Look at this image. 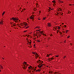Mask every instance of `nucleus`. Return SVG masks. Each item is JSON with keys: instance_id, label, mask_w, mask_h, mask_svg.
I'll list each match as a JSON object with an SVG mask.
<instances>
[{"instance_id": "1", "label": "nucleus", "mask_w": 74, "mask_h": 74, "mask_svg": "<svg viewBox=\"0 0 74 74\" xmlns=\"http://www.w3.org/2000/svg\"><path fill=\"white\" fill-rule=\"evenodd\" d=\"M20 25L21 26H27L28 25V24L26 23V22L25 23H20Z\"/></svg>"}, {"instance_id": "2", "label": "nucleus", "mask_w": 74, "mask_h": 74, "mask_svg": "<svg viewBox=\"0 0 74 74\" xmlns=\"http://www.w3.org/2000/svg\"><path fill=\"white\" fill-rule=\"evenodd\" d=\"M12 19L13 21H18V20H19V18H16L13 17L10 19L11 21Z\"/></svg>"}, {"instance_id": "3", "label": "nucleus", "mask_w": 74, "mask_h": 74, "mask_svg": "<svg viewBox=\"0 0 74 74\" xmlns=\"http://www.w3.org/2000/svg\"><path fill=\"white\" fill-rule=\"evenodd\" d=\"M45 64H39V65H38V66L39 68H41V67H42H42H43V66H45Z\"/></svg>"}, {"instance_id": "4", "label": "nucleus", "mask_w": 74, "mask_h": 74, "mask_svg": "<svg viewBox=\"0 0 74 74\" xmlns=\"http://www.w3.org/2000/svg\"><path fill=\"white\" fill-rule=\"evenodd\" d=\"M51 23H47L48 27H51Z\"/></svg>"}, {"instance_id": "5", "label": "nucleus", "mask_w": 74, "mask_h": 74, "mask_svg": "<svg viewBox=\"0 0 74 74\" xmlns=\"http://www.w3.org/2000/svg\"><path fill=\"white\" fill-rule=\"evenodd\" d=\"M39 33H41L40 34L39 36V37H40V36H41V35H42V32H43V31L42 32V31H39Z\"/></svg>"}, {"instance_id": "6", "label": "nucleus", "mask_w": 74, "mask_h": 74, "mask_svg": "<svg viewBox=\"0 0 74 74\" xmlns=\"http://www.w3.org/2000/svg\"><path fill=\"white\" fill-rule=\"evenodd\" d=\"M30 19H32V20H33L34 19V18H33V17H32V16H31L29 17Z\"/></svg>"}, {"instance_id": "7", "label": "nucleus", "mask_w": 74, "mask_h": 74, "mask_svg": "<svg viewBox=\"0 0 74 74\" xmlns=\"http://www.w3.org/2000/svg\"><path fill=\"white\" fill-rule=\"evenodd\" d=\"M3 22H4V21L2 20L0 22V25H3Z\"/></svg>"}, {"instance_id": "8", "label": "nucleus", "mask_w": 74, "mask_h": 74, "mask_svg": "<svg viewBox=\"0 0 74 74\" xmlns=\"http://www.w3.org/2000/svg\"><path fill=\"white\" fill-rule=\"evenodd\" d=\"M36 72H40L41 71V70L38 69L36 71Z\"/></svg>"}, {"instance_id": "9", "label": "nucleus", "mask_w": 74, "mask_h": 74, "mask_svg": "<svg viewBox=\"0 0 74 74\" xmlns=\"http://www.w3.org/2000/svg\"><path fill=\"white\" fill-rule=\"evenodd\" d=\"M58 3H63V1H61L60 0H59L58 1Z\"/></svg>"}, {"instance_id": "10", "label": "nucleus", "mask_w": 74, "mask_h": 74, "mask_svg": "<svg viewBox=\"0 0 74 74\" xmlns=\"http://www.w3.org/2000/svg\"><path fill=\"white\" fill-rule=\"evenodd\" d=\"M40 62H41V60H38L37 62V63H40Z\"/></svg>"}, {"instance_id": "11", "label": "nucleus", "mask_w": 74, "mask_h": 74, "mask_svg": "<svg viewBox=\"0 0 74 74\" xmlns=\"http://www.w3.org/2000/svg\"><path fill=\"white\" fill-rule=\"evenodd\" d=\"M52 2L53 3V4H55V3H56V1H55V0H53V1H52Z\"/></svg>"}, {"instance_id": "12", "label": "nucleus", "mask_w": 74, "mask_h": 74, "mask_svg": "<svg viewBox=\"0 0 74 74\" xmlns=\"http://www.w3.org/2000/svg\"><path fill=\"white\" fill-rule=\"evenodd\" d=\"M58 26H56L55 27V29L56 30H57V29H58Z\"/></svg>"}, {"instance_id": "13", "label": "nucleus", "mask_w": 74, "mask_h": 74, "mask_svg": "<svg viewBox=\"0 0 74 74\" xmlns=\"http://www.w3.org/2000/svg\"><path fill=\"white\" fill-rule=\"evenodd\" d=\"M23 64H25V65H26L27 64V63L26 62H23Z\"/></svg>"}, {"instance_id": "14", "label": "nucleus", "mask_w": 74, "mask_h": 74, "mask_svg": "<svg viewBox=\"0 0 74 74\" xmlns=\"http://www.w3.org/2000/svg\"><path fill=\"white\" fill-rule=\"evenodd\" d=\"M4 14H5V12L4 11L3 13H2V16H4Z\"/></svg>"}, {"instance_id": "15", "label": "nucleus", "mask_w": 74, "mask_h": 74, "mask_svg": "<svg viewBox=\"0 0 74 74\" xmlns=\"http://www.w3.org/2000/svg\"><path fill=\"white\" fill-rule=\"evenodd\" d=\"M40 27L37 26L36 27H35V29H36V28H38V29H40Z\"/></svg>"}, {"instance_id": "16", "label": "nucleus", "mask_w": 74, "mask_h": 74, "mask_svg": "<svg viewBox=\"0 0 74 74\" xmlns=\"http://www.w3.org/2000/svg\"><path fill=\"white\" fill-rule=\"evenodd\" d=\"M31 67H32V66H30L28 67V69H29V70H30V69H31Z\"/></svg>"}, {"instance_id": "17", "label": "nucleus", "mask_w": 74, "mask_h": 74, "mask_svg": "<svg viewBox=\"0 0 74 74\" xmlns=\"http://www.w3.org/2000/svg\"><path fill=\"white\" fill-rule=\"evenodd\" d=\"M65 32H66V33H68V32H69V30H66L65 31Z\"/></svg>"}, {"instance_id": "18", "label": "nucleus", "mask_w": 74, "mask_h": 74, "mask_svg": "<svg viewBox=\"0 0 74 74\" xmlns=\"http://www.w3.org/2000/svg\"><path fill=\"white\" fill-rule=\"evenodd\" d=\"M51 60H52L53 59H54V58H53V57L51 58L50 59Z\"/></svg>"}, {"instance_id": "19", "label": "nucleus", "mask_w": 74, "mask_h": 74, "mask_svg": "<svg viewBox=\"0 0 74 74\" xmlns=\"http://www.w3.org/2000/svg\"><path fill=\"white\" fill-rule=\"evenodd\" d=\"M58 29H60V26H58Z\"/></svg>"}, {"instance_id": "20", "label": "nucleus", "mask_w": 74, "mask_h": 74, "mask_svg": "<svg viewBox=\"0 0 74 74\" xmlns=\"http://www.w3.org/2000/svg\"><path fill=\"white\" fill-rule=\"evenodd\" d=\"M52 54H49V55H48V54H47V57H49V56H50V55H51Z\"/></svg>"}, {"instance_id": "21", "label": "nucleus", "mask_w": 74, "mask_h": 74, "mask_svg": "<svg viewBox=\"0 0 74 74\" xmlns=\"http://www.w3.org/2000/svg\"><path fill=\"white\" fill-rule=\"evenodd\" d=\"M0 66H1V69H3V66L1 65H0Z\"/></svg>"}, {"instance_id": "22", "label": "nucleus", "mask_w": 74, "mask_h": 74, "mask_svg": "<svg viewBox=\"0 0 74 74\" xmlns=\"http://www.w3.org/2000/svg\"><path fill=\"white\" fill-rule=\"evenodd\" d=\"M70 13H71V12H69V11H68V13H67V14H70Z\"/></svg>"}, {"instance_id": "23", "label": "nucleus", "mask_w": 74, "mask_h": 74, "mask_svg": "<svg viewBox=\"0 0 74 74\" xmlns=\"http://www.w3.org/2000/svg\"><path fill=\"white\" fill-rule=\"evenodd\" d=\"M10 25H12L13 24V22H10Z\"/></svg>"}, {"instance_id": "24", "label": "nucleus", "mask_w": 74, "mask_h": 74, "mask_svg": "<svg viewBox=\"0 0 74 74\" xmlns=\"http://www.w3.org/2000/svg\"><path fill=\"white\" fill-rule=\"evenodd\" d=\"M56 73H57V74H59V72H55V74H56Z\"/></svg>"}, {"instance_id": "25", "label": "nucleus", "mask_w": 74, "mask_h": 74, "mask_svg": "<svg viewBox=\"0 0 74 74\" xmlns=\"http://www.w3.org/2000/svg\"><path fill=\"white\" fill-rule=\"evenodd\" d=\"M34 11H36V10H37V9H36V8H34Z\"/></svg>"}, {"instance_id": "26", "label": "nucleus", "mask_w": 74, "mask_h": 74, "mask_svg": "<svg viewBox=\"0 0 74 74\" xmlns=\"http://www.w3.org/2000/svg\"><path fill=\"white\" fill-rule=\"evenodd\" d=\"M59 15H60V14L59 13H57V15H59Z\"/></svg>"}, {"instance_id": "27", "label": "nucleus", "mask_w": 74, "mask_h": 74, "mask_svg": "<svg viewBox=\"0 0 74 74\" xmlns=\"http://www.w3.org/2000/svg\"><path fill=\"white\" fill-rule=\"evenodd\" d=\"M32 53L33 54H36V53H35V52H32Z\"/></svg>"}, {"instance_id": "28", "label": "nucleus", "mask_w": 74, "mask_h": 74, "mask_svg": "<svg viewBox=\"0 0 74 74\" xmlns=\"http://www.w3.org/2000/svg\"><path fill=\"white\" fill-rule=\"evenodd\" d=\"M40 30H41V29H38V30H36V31H40Z\"/></svg>"}, {"instance_id": "29", "label": "nucleus", "mask_w": 74, "mask_h": 74, "mask_svg": "<svg viewBox=\"0 0 74 74\" xmlns=\"http://www.w3.org/2000/svg\"><path fill=\"white\" fill-rule=\"evenodd\" d=\"M47 60H49V61H51V60H50V58H48V59H47Z\"/></svg>"}, {"instance_id": "30", "label": "nucleus", "mask_w": 74, "mask_h": 74, "mask_svg": "<svg viewBox=\"0 0 74 74\" xmlns=\"http://www.w3.org/2000/svg\"><path fill=\"white\" fill-rule=\"evenodd\" d=\"M29 26H28L27 27H26L25 28V29H28V28H29Z\"/></svg>"}, {"instance_id": "31", "label": "nucleus", "mask_w": 74, "mask_h": 74, "mask_svg": "<svg viewBox=\"0 0 74 74\" xmlns=\"http://www.w3.org/2000/svg\"><path fill=\"white\" fill-rule=\"evenodd\" d=\"M46 18V17H44V18H43V20H45V19Z\"/></svg>"}, {"instance_id": "32", "label": "nucleus", "mask_w": 74, "mask_h": 74, "mask_svg": "<svg viewBox=\"0 0 74 74\" xmlns=\"http://www.w3.org/2000/svg\"><path fill=\"white\" fill-rule=\"evenodd\" d=\"M50 11H51V10L50 9H49L48 10V12H50Z\"/></svg>"}, {"instance_id": "33", "label": "nucleus", "mask_w": 74, "mask_h": 74, "mask_svg": "<svg viewBox=\"0 0 74 74\" xmlns=\"http://www.w3.org/2000/svg\"><path fill=\"white\" fill-rule=\"evenodd\" d=\"M50 36H51V37H52V36H53V35L52 34H51L50 35Z\"/></svg>"}, {"instance_id": "34", "label": "nucleus", "mask_w": 74, "mask_h": 74, "mask_svg": "<svg viewBox=\"0 0 74 74\" xmlns=\"http://www.w3.org/2000/svg\"><path fill=\"white\" fill-rule=\"evenodd\" d=\"M70 37V36H68L67 37V38H69Z\"/></svg>"}, {"instance_id": "35", "label": "nucleus", "mask_w": 74, "mask_h": 74, "mask_svg": "<svg viewBox=\"0 0 74 74\" xmlns=\"http://www.w3.org/2000/svg\"><path fill=\"white\" fill-rule=\"evenodd\" d=\"M62 33H65V32L64 31H62Z\"/></svg>"}, {"instance_id": "36", "label": "nucleus", "mask_w": 74, "mask_h": 74, "mask_svg": "<svg viewBox=\"0 0 74 74\" xmlns=\"http://www.w3.org/2000/svg\"><path fill=\"white\" fill-rule=\"evenodd\" d=\"M42 63H43V61H42V62H41H41H40L41 64H42Z\"/></svg>"}, {"instance_id": "37", "label": "nucleus", "mask_w": 74, "mask_h": 74, "mask_svg": "<svg viewBox=\"0 0 74 74\" xmlns=\"http://www.w3.org/2000/svg\"><path fill=\"white\" fill-rule=\"evenodd\" d=\"M60 11H62V8H59Z\"/></svg>"}, {"instance_id": "38", "label": "nucleus", "mask_w": 74, "mask_h": 74, "mask_svg": "<svg viewBox=\"0 0 74 74\" xmlns=\"http://www.w3.org/2000/svg\"><path fill=\"white\" fill-rule=\"evenodd\" d=\"M31 69L32 70H33V69H34V68H33V67H32V66Z\"/></svg>"}, {"instance_id": "39", "label": "nucleus", "mask_w": 74, "mask_h": 74, "mask_svg": "<svg viewBox=\"0 0 74 74\" xmlns=\"http://www.w3.org/2000/svg\"><path fill=\"white\" fill-rule=\"evenodd\" d=\"M55 56L57 58L58 57H59V56Z\"/></svg>"}, {"instance_id": "40", "label": "nucleus", "mask_w": 74, "mask_h": 74, "mask_svg": "<svg viewBox=\"0 0 74 74\" xmlns=\"http://www.w3.org/2000/svg\"><path fill=\"white\" fill-rule=\"evenodd\" d=\"M27 32V30L23 32Z\"/></svg>"}, {"instance_id": "41", "label": "nucleus", "mask_w": 74, "mask_h": 74, "mask_svg": "<svg viewBox=\"0 0 74 74\" xmlns=\"http://www.w3.org/2000/svg\"><path fill=\"white\" fill-rule=\"evenodd\" d=\"M37 41H38V42H40V40H37Z\"/></svg>"}, {"instance_id": "42", "label": "nucleus", "mask_w": 74, "mask_h": 74, "mask_svg": "<svg viewBox=\"0 0 74 74\" xmlns=\"http://www.w3.org/2000/svg\"><path fill=\"white\" fill-rule=\"evenodd\" d=\"M32 17H33V18L34 17V15H32Z\"/></svg>"}, {"instance_id": "43", "label": "nucleus", "mask_w": 74, "mask_h": 74, "mask_svg": "<svg viewBox=\"0 0 74 74\" xmlns=\"http://www.w3.org/2000/svg\"><path fill=\"white\" fill-rule=\"evenodd\" d=\"M64 26H65L64 27H66V26H66V25H64Z\"/></svg>"}, {"instance_id": "44", "label": "nucleus", "mask_w": 74, "mask_h": 74, "mask_svg": "<svg viewBox=\"0 0 74 74\" xmlns=\"http://www.w3.org/2000/svg\"><path fill=\"white\" fill-rule=\"evenodd\" d=\"M26 39V40L27 41V40H28V38H27Z\"/></svg>"}, {"instance_id": "45", "label": "nucleus", "mask_w": 74, "mask_h": 74, "mask_svg": "<svg viewBox=\"0 0 74 74\" xmlns=\"http://www.w3.org/2000/svg\"><path fill=\"white\" fill-rule=\"evenodd\" d=\"M49 73H51V71H49Z\"/></svg>"}, {"instance_id": "46", "label": "nucleus", "mask_w": 74, "mask_h": 74, "mask_svg": "<svg viewBox=\"0 0 74 74\" xmlns=\"http://www.w3.org/2000/svg\"><path fill=\"white\" fill-rule=\"evenodd\" d=\"M57 32H59V30H57Z\"/></svg>"}, {"instance_id": "47", "label": "nucleus", "mask_w": 74, "mask_h": 74, "mask_svg": "<svg viewBox=\"0 0 74 74\" xmlns=\"http://www.w3.org/2000/svg\"><path fill=\"white\" fill-rule=\"evenodd\" d=\"M13 26H15V25L13 24Z\"/></svg>"}, {"instance_id": "48", "label": "nucleus", "mask_w": 74, "mask_h": 74, "mask_svg": "<svg viewBox=\"0 0 74 74\" xmlns=\"http://www.w3.org/2000/svg\"><path fill=\"white\" fill-rule=\"evenodd\" d=\"M69 5L70 6L72 5V4H69Z\"/></svg>"}, {"instance_id": "49", "label": "nucleus", "mask_w": 74, "mask_h": 74, "mask_svg": "<svg viewBox=\"0 0 74 74\" xmlns=\"http://www.w3.org/2000/svg\"><path fill=\"white\" fill-rule=\"evenodd\" d=\"M42 34V35H43L44 36L45 35V34H44V33H43Z\"/></svg>"}, {"instance_id": "50", "label": "nucleus", "mask_w": 74, "mask_h": 74, "mask_svg": "<svg viewBox=\"0 0 74 74\" xmlns=\"http://www.w3.org/2000/svg\"><path fill=\"white\" fill-rule=\"evenodd\" d=\"M23 67V69H26V68H25V67Z\"/></svg>"}, {"instance_id": "51", "label": "nucleus", "mask_w": 74, "mask_h": 74, "mask_svg": "<svg viewBox=\"0 0 74 74\" xmlns=\"http://www.w3.org/2000/svg\"><path fill=\"white\" fill-rule=\"evenodd\" d=\"M70 45H71V46L73 45V44H72L71 43H70Z\"/></svg>"}, {"instance_id": "52", "label": "nucleus", "mask_w": 74, "mask_h": 74, "mask_svg": "<svg viewBox=\"0 0 74 74\" xmlns=\"http://www.w3.org/2000/svg\"><path fill=\"white\" fill-rule=\"evenodd\" d=\"M26 10V9L25 8H23V10Z\"/></svg>"}, {"instance_id": "53", "label": "nucleus", "mask_w": 74, "mask_h": 74, "mask_svg": "<svg viewBox=\"0 0 74 74\" xmlns=\"http://www.w3.org/2000/svg\"><path fill=\"white\" fill-rule=\"evenodd\" d=\"M21 8H20V9H19V10H20V11H21Z\"/></svg>"}, {"instance_id": "54", "label": "nucleus", "mask_w": 74, "mask_h": 74, "mask_svg": "<svg viewBox=\"0 0 74 74\" xmlns=\"http://www.w3.org/2000/svg\"><path fill=\"white\" fill-rule=\"evenodd\" d=\"M45 73V71H43V73Z\"/></svg>"}, {"instance_id": "55", "label": "nucleus", "mask_w": 74, "mask_h": 74, "mask_svg": "<svg viewBox=\"0 0 74 74\" xmlns=\"http://www.w3.org/2000/svg\"><path fill=\"white\" fill-rule=\"evenodd\" d=\"M53 29H55V27H53Z\"/></svg>"}, {"instance_id": "56", "label": "nucleus", "mask_w": 74, "mask_h": 74, "mask_svg": "<svg viewBox=\"0 0 74 74\" xmlns=\"http://www.w3.org/2000/svg\"><path fill=\"white\" fill-rule=\"evenodd\" d=\"M19 27H21V28H22V27H21L20 26H19Z\"/></svg>"}, {"instance_id": "57", "label": "nucleus", "mask_w": 74, "mask_h": 74, "mask_svg": "<svg viewBox=\"0 0 74 74\" xmlns=\"http://www.w3.org/2000/svg\"><path fill=\"white\" fill-rule=\"evenodd\" d=\"M66 58V56H64V57L63 58V59H64V58Z\"/></svg>"}, {"instance_id": "58", "label": "nucleus", "mask_w": 74, "mask_h": 74, "mask_svg": "<svg viewBox=\"0 0 74 74\" xmlns=\"http://www.w3.org/2000/svg\"><path fill=\"white\" fill-rule=\"evenodd\" d=\"M15 22H17V21H15Z\"/></svg>"}, {"instance_id": "59", "label": "nucleus", "mask_w": 74, "mask_h": 74, "mask_svg": "<svg viewBox=\"0 0 74 74\" xmlns=\"http://www.w3.org/2000/svg\"><path fill=\"white\" fill-rule=\"evenodd\" d=\"M34 47H35V46H36V45L34 44Z\"/></svg>"}, {"instance_id": "60", "label": "nucleus", "mask_w": 74, "mask_h": 74, "mask_svg": "<svg viewBox=\"0 0 74 74\" xmlns=\"http://www.w3.org/2000/svg\"><path fill=\"white\" fill-rule=\"evenodd\" d=\"M62 14H61V15H63V13H62Z\"/></svg>"}, {"instance_id": "61", "label": "nucleus", "mask_w": 74, "mask_h": 74, "mask_svg": "<svg viewBox=\"0 0 74 74\" xmlns=\"http://www.w3.org/2000/svg\"><path fill=\"white\" fill-rule=\"evenodd\" d=\"M24 67H25V68H26L27 67V66H24Z\"/></svg>"}, {"instance_id": "62", "label": "nucleus", "mask_w": 74, "mask_h": 74, "mask_svg": "<svg viewBox=\"0 0 74 74\" xmlns=\"http://www.w3.org/2000/svg\"><path fill=\"white\" fill-rule=\"evenodd\" d=\"M60 34H61V35H62V32H61Z\"/></svg>"}, {"instance_id": "63", "label": "nucleus", "mask_w": 74, "mask_h": 74, "mask_svg": "<svg viewBox=\"0 0 74 74\" xmlns=\"http://www.w3.org/2000/svg\"><path fill=\"white\" fill-rule=\"evenodd\" d=\"M26 65V66H28L29 65V64H27Z\"/></svg>"}, {"instance_id": "64", "label": "nucleus", "mask_w": 74, "mask_h": 74, "mask_svg": "<svg viewBox=\"0 0 74 74\" xmlns=\"http://www.w3.org/2000/svg\"><path fill=\"white\" fill-rule=\"evenodd\" d=\"M64 24V23H62V25H63Z\"/></svg>"}]
</instances>
